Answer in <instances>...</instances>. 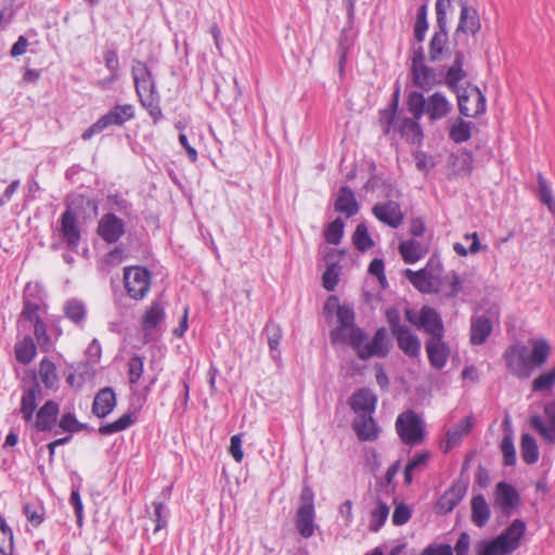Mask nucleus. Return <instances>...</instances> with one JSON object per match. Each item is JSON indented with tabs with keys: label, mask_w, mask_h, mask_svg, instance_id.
<instances>
[{
	"label": "nucleus",
	"mask_w": 555,
	"mask_h": 555,
	"mask_svg": "<svg viewBox=\"0 0 555 555\" xmlns=\"http://www.w3.org/2000/svg\"><path fill=\"white\" fill-rule=\"evenodd\" d=\"M399 132L401 133V137L413 144L420 143L423 137L418 120L414 117L413 119L408 117L401 119L399 124Z\"/></svg>",
	"instance_id": "obj_34"
},
{
	"label": "nucleus",
	"mask_w": 555,
	"mask_h": 555,
	"mask_svg": "<svg viewBox=\"0 0 555 555\" xmlns=\"http://www.w3.org/2000/svg\"><path fill=\"white\" fill-rule=\"evenodd\" d=\"M421 555H453V550L449 544L428 545Z\"/></svg>",
	"instance_id": "obj_64"
},
{
	"label": "nucleus",
	"mask_w": 555,
	"mask_h": 555,
	"mask_svg": "<svg viewBox=\"0 0 555 555\" xmlns=\"http://www.w3.org/2000/svg\"><path fill=\"white\" fill-rule=\"evenodd\" d=\"M134 118V107L131 104L115 105L106 114L101 116L93 125L87 128L81 139L90 140L93 135L102 132L109 126H122L125 122Z\"/></svg>",
	"instance_id": "obj_5"
},
{
	"label": "nucleus",
	"mask_w": 555,
	"mask_h": 555,
	"mask_svg": "<svg viewBox=\"0 0 555 555\" xmlns=\"http://www.w3.org/2000/svg\"><path fill=\"white\" fill-rule=\"evenodd\" d=\"M490 506L482 494L475 495L472 499V521L479 528L486 526L490 519Z\"/></svg>",
	"instance_id": "obj_31"
},
{
	"label": "nucleus",
	"mask_w": 555,
	"mask_h": 555,
	"mask_svg": "<svg viewBox=\"0 0 555 555\" xmlns=\"http://www.w3.org/2000/svg\"><path fill=\"white\" fill-rule=\"evenodd\" d=\"M334 207L336 211L345 214L348 218L359 211L358 202L350 188L341 186L339 189Z\"/></svg>",
	"instance_id": "obj_26"
},
{
	"label": "nucleus",
	"mask_w": 555,
	"mask_h": 555,
	"mask_svg": "<svg viewBox=\"0 0 555 555\" xmlns=\"http://www.w3.org/2000/svg\"><path fill=\"white\" fill-rule=\"evenodd\" d=\"M520 453L524 462L532 465L539 460V447L534 437L530 434H522L520 440Z\"/></svg>",
	"instance_id": "obj_35"
},
{
	"label": "nucleus",
	"mask_w": 555,
	"mask_h": 555,
	"mask_svg": "<svg viewBox=\"0 0 555 555\" xmlns=\"http://www.w3.org/2000/svg\"><path fill=\"white\" fill-rule=\"evenodd\" d=\"M134 420L132 414L126 413L121 415L117 421L102 425L99 428L101 435L107 436L118 431H122L133 424Z\"/></svg>",
	"instance_id": "obj_46"
},
{
	"label": "nucleus",
	"mask_w": 555,
	"mask_h": 555,
	"mask_svg": "<svg viewBox=\"0 0 555 555\" xmlns=\"http://www.w3.org/2000/svg\"><path fill=\"white\" fill-rule=\"evenodd\" d=\"M350 346L356 350L361 360H367L373 357L385 358L390 351V340L384 327L378 328L372 340L361 328H351Z\"/></svg>",
	"instance_id": "obj_3"
},
{
	"label": "nucleus",
	"mask_w": 555,
	"mask_h": 555,
	"mask_svg": "<svg viewBox=\"0 0 555 555\" xmlns=\"http://www.w3.org/2000/svg\"><path fill=\"white\" fill-rule=\"evenodd\" d=\"M520 503V496L516 489L505 482L500 481L495 486L493 494V506L498 508L503 516L508 517Z\"/></svg>",
	"instance_id": "obj_9"
},
{
	"label": "nucleus",
	"mask_w": 555,
	"mask_h": 555,
	"mask_svg": "<svg viewBox=\"0 0 555 555\" xmlns=\"http://www.w3.org/2000/svg\"><path fill=\"white\" fill-rule=\"evenodd\" d=\"M464 60V52L455 50L453 63L444 75V83L456 92L460 113L466 117H477L486 111V98L475 86L468 85L465 88H459V82L466 77L463 69Z\"/></svg>",
	"instance_id": "obj_1"
},
{
	"label": "nucleus",
	"mask_w": 555,
	"mask_h": 555,
	"mask_svg": "<svg viewBox=\"0 0 555 555\" xmlns=\"http://www.w3.org/2000/svg\"><path fill=\"white\" fill-rule=\"evenodd\" d=\"M60 427L68 433H76L82 429L83 425H81L72 413H65L60 423Z\"/></svg>",
	"instance_id": "obj_62"
},
{
	"label": "nucleus",
	"mask_w": 555,
	"mask_h": 555,
	"mask_svg": "<svg viewBox=\"0 0 555 555\" xmlns=\"http://www.w3.org/2000/svg\"><path fill=\"white\" fill-rule=\"evenodd\" d=\"M372 212L380 222L393 229H397L403 222L400 205L393 201L375 204Z\"/></svg>",
	"instance_id": "obj_13"
},
{
	"label": "nucleus",
	"mask_w": 555,
	"mask_h": 555,
	"mask_svg": "<svg viewBox=\"0 0 555 555\" xmlns=\"http://www.w3.org/2000/svg\"><path fill=\"white\" fill-rule=\"evenodd\" d=\"M40 396L41 387L36 380L24 389L21 400V413L26 422L33 420L34 412L37 409V400Z\"/></svg>",
	"instance_id": "obj_24"
},
{
	"label": "nucleus",
	"mask_w": 555,
	"mask_h": 555,
	"mask_svg": "<svg viewBox=\"0 0 555 555\" xmlns=\"http://www.w3.org/2000/svg\"><path fill=\"white\" fill-rule=\"evenodd\" d=\"M501 452L503 454V463L505 466H513L516 464V450L513 442L512 431L509 430L508 434H506L500 446Z\"/></svg>",
	"instance_id": "obj_49"
},
{
	"label": "nucleus",
	"mask_w": 555,
	"mask_h": 555,
	"mask_svg": "<svg viewBox=\"0 0 555 555\" xmlns=\"http://www.w3.org/2000/svg\"><path fill=\"white\" fill-rule=\"evenodd\" d=\"M538 180H539V198L544 205L547 206L548 210L555 215V199L552 195V191L541 173H539Z\"/></svg>",
	"instance_id": "obj_54"
},
{
	"label": "nucleus",
	"mask_w": 555,
	"mask_h": 555,
	"mask_svg": "<svg viewBox=\"0 0 555 555\" xmlns=\"http://www.w3.org/2000/svg\"><path fill=\"white\" fill-rule=\"evenodd\" d=\"M376 402V396L367 388L359 389L349 400L351 409L358 416L371 415L375 411Z\"/></svg>",
	"instance_id": "obj_17"
},
{
	"label": "nucleus",
	"mask_w": 555,
	"mask_h": 555,
	"mask_svg": "<svg viewBox=\"0 0 555 555\" xmlns=\"http://www.w3.org/2000/svg\"><path fill=\"white\" fill-rule=\"evenodd\" d=\"M399 90L400 88L398 87L397 90L395 91L393 100L390 106L380 112L379 125L385 134H388L390 132L396 117L399 101Z\"/></svg>",
	"instance_id": "obj_43"
},
{
	"label": "nucleus",
	"mask_w": 555,
	"mask_h": 555,
	"mask_svg": "<svg viewBox=\"0 0 555 555\" xmlns=\"http://www.w3.org/2000/svg\"><path fill=\"white\" fill-rule=\"evenodd\" d=\"M389 514V506L385 502H378L371 513L370 530L376 532L385 524Z\"/></svg>",
	"instance_id": "obj_50"
},
{
	"label": "nucleus",
	"mask_w": 555,
	"mask_h": 555,
	"mask_svg": "<svg viewBox=\"0 0 555 555\" xmlns=\"http://www.w3.org/2000/svg\"><path fill=\"white\" fill-rule=\"evenodd\" d=\"M59 232L66 247L72 251H76L81 240V231L78 225L77 217L70 208L62 214Z\"/></svg>",
	"instance_id": "obj_10"
},
{
	"label": "nucleus",
	"mask_w": 555,
	"mask_h": 555,
	"mask_svg": "<svg viewBox=\"0 0 555 555\" xmlns=\"http://www.w3.org/2000/svg\"><path fill=\"white\" fill-rule=\"evenodd\" d=\"M411 74L413 83L423 90H430L437 83L444 82L440 78V75L433 68L426 64L411 66Z\"/></svg>",
	"instance_id": "obj_18"
},
{
	"label": "nucleus",
	"mask_w": 555,
	"mask_h": 555,
	"mask_svg": "<svg viewBox=\"0 0 555 555\" xmlns=\"http://www.w3.org/2000/svg\"><path fill=\"white\" fill-rule=\"evenodd\" d=\"M264 333L268 338V344L272 352L278 351L280 341L282 339V330L280 325L269 322L264 327Z\"/></svg>",
	"instance_id": "obj_55"
},
{
	"label": "nucleus",
	"mask_w": 555,
	"mask_h": 555,
	"mask_svg": "<svg viewBox=\"0 0 555 555\" xmlns=\"http://www.w3.org/2000/svg\"><path fill=\"white\" fill-rule=\"evenodd\" d=\"M392 335L397 339L398 347L405 356L415 358L420 354L421 340L415 334L411 332L408 326L401 328Z\"/></svg>",
	"instance_id": "obj_22"
},
{
	"label": "nucleus",
	"mask_w": 555,
	"mask_h": 555,
	"mask_svg": "<svg viewBox=\"0 0 555 555\" xmlns=\"http://www.w3.org/2000/svg\"><path fill=\"white\" fill-rule=\"evenodd\" d=\"M420 328L429 337H443L444 326L440 314L429 306H423L420 311Z\"/></svg>",
	"instance_id": "obj_15"
},
{
	"label": "nucleus",
	"mask_w": 555,
	"mask_h": 555,
	"mask_svg": "<svg viewBox=\"0 0 555 555\" xmlns=\"http://www.w3.org/2000/svg\"><path fill=\"white\" fill-rule=\"evenodd\" d=\"M132 77L138 96H146V94L155 93V82L150 68L141 61H133Z\"/></svg>",
	"instance_id": "obj_12"
},
{
	"label": "nucleus",
	"mask_w": 555,
	"mask_h": 555,
	"mask_svg": "<svg viewBox=\"0 0 555 555\" xmlns=\"http://www.w3.org/2000/svg\"><path fill=\"white\" fill-rule=\"evenodd\" d=\"M492 321L486 315L473 317L470 321V343L483 344L492 332Z\"/></svg>",
	"instance_id": "obj_27"
},
{
	"label": "nucleus",
	"mask_w": 555,
	"mask_h": 555,
	"mask_svg": "<svg viewBox=\"0 0 555 555\" xmlns=\"http://www.w3.org/2000/svg\"><path fill=\"white\" fill-rule=\"evenodd\" d=\"M427 98L418 91H413L408 96V109L416 120H420L426 112Z\"/></svg>",
	"instance_id": "obj_44"
},
{
	"label": "nucleus",
	"mask_w": 555,
	"mask_h": 555,
	"mask_svg": "<svg viewBox=\"0 0 555 555\" xmlns=\"http://www.w3.org/2000/svg\"><path fill=\"white\" fill-rule=\"evenodd\" d=\"M426 351L429 363L435 369H442L449 358V348L443 341V337H429L426 341Z\"/></svg>",
	"instance_id": "obj_19"
},
{
	"label": "nucleus",
	"mask_w": 555,
	"mask_h": 555,
	"mask_svg": "<svg viewBox=\"0 0 555 555\" xmlns=\"http://www.w3.org/2000/svg\"><path fill=\"white\" fill-rule=\"evenodd\" d=\"M36 356V346L30 337H25L15 345L16 360L22 364H28Z\"/></svg>",
	"instance_id": "obj_42"
},
{
	"label": "nucleus",
	"mask_w": 555,
	"mask_h": 555,
	"mask_svg": "<svg viewBox=\"0 0 555 555\" xmlns=\"http://www.w3.org/2000/svg\"><path fill=\"white\" fill-rule=\"evenodd\" d=\"M314 516V509H297L295 525L302 538L308 539L313 535L315 529Z\"/></svg>",
	"instance_id": "obj_32"
},
{
	"label": "nucleus",
	"mask_w": 555,
	"mask_h": 555,
	"mask_svg": "<svg viewBox=\"0 0 555 555\" xmlns=\"http://www.w3.org/2000/svg\"><path fill=\"white\" fill-rule=\"evenodd\" d=\"M125 233V222L115 214L108 212L101 217L98 224V234L106 243L112 244L119 241Z\"/></svg>",
	"instance_id": "obj_11"
},
{
	"label": "nucleus",
	"mask_w": 555,
	"mask_h": 555,
	"mask_svg": "<svg viewBox=\"0 0 555 555\" xmlns=\"http://www.w3.org/2000/svg\"><path fill=\"white\" fill-rule=\"evenodd\" d=\"M451 56L448 28H437L429 41L428 57L431 62H443Z\"/></svg>",
	"instance_id": "obj_14"
},
{
	"label": "nucleus",
	"mask_w": 555,
	"mask_h": 555,
	"mask_svg": "<svg viewBox=\"0 0 555 555\" xmlns=\"http://www.w3.org/2000/svg\"><path fill=\"white\" fill-rule=\"evenodd\" d=\"M34 334L41 349L48 350L51 345L50 337L47 334L46 324L42 322V320L36 319L34 324Z\"/></svg>",
	"instance_id": "obj_61"
},
{
	"label": "nucleus",
	"mask_w": 555,
	"mask_h": 555,
	"mask_svg": "<svg viewBox=\"0 0 555 555\" xmlns=\"http://www.w3.org/2000/svg\"><path fill=\"white\" fill-rule=\"evenodd\" d=\"M452 108V103L442 92H435L427 98L425 114L431 121H436L447 117Z\"/></svg>",
	"instance_id": "obj_16"
},
{
	"label": "nucleus",
	"mask_w": 555,
	"mask_h": 555,
	"mask_svg": "<svg viewBox=\"0 0 555 555\" xmlns=\"http://www.w3.org/2000/svg\"><path fill=\"white\" fill-rule=\"evenodd\" d=\"M511 551L495 539L480 541L477 545V555H511Z\"/></svg>",
	"instance_id": "obj_48"
},
{
	"label": "nucleus",
	"mask_w": 555,
	"mask_h": 555,
	"mask_svg": "<svg viewBox=\"0 0 555 555\" xmlns=\"http://www.w3.org/2000/svg\"><path fill=\"white\" fill-rule=\"evenodd\" d=\"M353 430L362 441H374L378 438L379 427L371 415H360L353 422Z\"/></svg>",
	"instance_id": "obj_23"
},
{
	"label": "nucleus",
	"mask_w": 555,
	"mask_h": 555,
	"mask_svg": "<svg viewBox=\"0 0 555 555\" xmlns=\"http://www.w3.org/2000/svg\"><path fill=\"white\" fill-rule=\"evenodd\" d=\"M332 255H333V253H330L325 257L327 267L322 276L323 287L328 292H333L335 289V287L337 286L338 278H339V273H340V267H339L338 262H335V261L330 262V258L332 257Z\"/></svg>",
	"instance_id": "obj_40"
},
{
	"label": "nucleus",
	"mask_w": 555,
	"mask_h": 555,
	"mask_svg": "<svg viewBox=\"0 0 555 555\" xmlns=\"http://www.w3.org/2000/svg\"><path fill=\"white\" fill-rule=\"evenodd\" d=\"M467 487L464 483L453 485L438 501V508L442 513H449L453 511L459 503L463 500Z\"/></svg>",
	"instance_id": "obj_25"
},
{
	"label": "nucleus",
	"mask_w": 555,
	"mask_h": 555,
	"mask_svg": "<svg viewBox=\"0 0 555 555\" xmlns=\"http://www.w3.org/2000/svg\"><path fill=\"white\" fill-rule=\"evenodd\" d=\"M526 525L520 519H515L505 530H503L496 538L502 545L513 553L520 545V540L525 534Z\"/></svg>",
	"instance_id": "obj_20"
},
{
	"label": "nucleus",
	"mask_w": 555,
	"mask_h": 555,
	"mask_svg": "<svg viewBox=\"0 0 555 555\" xmlns=\"http://www.w3.org/2000/svg\"><path fill=\"white\" fill-rule=\"evenodd\" d=\"M473 156L469 153H461L454 156L452 163L454 167V173L464 177L469 176L473 170Z\"/></svg>",
	"instance_id": "obj_51"
},
{
	"label": "nucleus",
	"mask_w": 555,
	"mask_h": 555,
	"mask_svg": "<svg viewBox=\"0 0 555 555\" xmlns=\"http://www.w3.org/2000/svg\"><path fill=\"white\" fill-rule=\"evenodd\" d=\"M64 313L73 323L81 325L86 320L87 309L82 301L74 298L65 302Z\"/></svg>",
	"instance_id": "obj_37"
},
{
	"label": "nucleus",
	"mask_w": 555,
	"mask_h": 555,
	"mask_svg": "<svg viewBox=\"0 0 555 555\" xmlns=\"http://www.w3.org/2000/svg\"><path fill=\"white\" fill-rule=\"evenodd\" d=\"M129 382L131 384L138 383V380L141 378L143 374V358L140 356H133L130 358L129 363Z\"/></svg>",
	"instance_id": "obj_60"
},
{
	"label": "nucleus",
	"mask_w": 555,
	"mask_h": 555,
	"mask_svg": "<svg viewBox=\"0 0 555 555\" xmlns=\"http://www.w3.org/2000/svg\"><path fill=\"white\" fill-rule=\"evenodd\" d=\"M104 61L107 69L111 72L109 78H107L108 82L116 80L119 76V61L116 51L107 50L104 53Z\"/></svg>",
	"instance_id": "obj_57"
},
{
	"label": "nucleus",
	"mask_w": 555,
	"mask_h": 555,
	"mask_svg": "<svg viewBox=\"0 0 555 555\" xmlns=\"http://www.w3.org/2000/svg\"><path fill=\"white\" fill-rule=\"evenodd\" d=\"M344 234V221L340 218H336L334 221H332L325 232L324 236L327 243L337 245Z\"/></svg>",
	"instance_id": "obj_53"
},
{
	"label": "nucleus",
	"mask_w": 555,
	"mask_h": 555,
	"mask_svg": "<svg viewBox=\"0 0 555 555\" xmlns=\"http://www.w3.org/2000/svg\"><path fill=\"white\" fill-rule=\"evenodd\" d=\"M531 352L520 344L511 345L504 352L507 370L520 379L529 378L534 369L542 367L551 354V346L544 338L531 339Z\"/></svg>",
	"instance_id": "obj_2"
},
{
	"label": "nucleus",
	"mask_w": 555,
	"mask_h": 555,
	"mask_svg": "<svg viewBox=\"0 0 555 555\" xmlns=\"http://www.w3.org/2000/svg\"><path fill=\"white\" fill-rule=\"evenodd\" d=\"M461 7L460 20L454 33V40L461 41L464 36H475L481 28L478 12L468 5L467 0H460Z\"/></svg>",
	"instance_id": "obj_8"
},
{
	"label": "nucleus",
	"mask_w": 555,
	"mask_h": 555,
	"mask_svg": "<svg viewBox=\"0 0 555 555\" xmlns=\"http://www.w3.org/2000/svg\"><path fill=\"white\" fill-rule=\"evenodd\" d=\"M411 517L410 508L404 504H399L396 506L392 514V522L396 526H402L409 521Z\"/></svg>",
	"instance_id": "obj_63"
},
{
	"label": "nucleus",
	"mask_w": 555,
	"mask_h": 555,
	"mask_svg": "<svg viewBox=\"0 0 555 555\" xmlns=\"http://www.w3.org/2000/svg\"><path fill=\"white\" fill-rule=\"evenodd\" d=\"M59 415V404L52 400L47 401L38 411L36 427L40 431L51 430Z\"/></svg>",
	"instance_id": "obj_28"
},
{
	"label": "nucleus",
	"mask_w": 555,
	"mask_h": 555,
	"mask_svg": "<svg viewBox=\"0 0 555 555\" xmlns=\"http://www.w3.org/2000/svg\"><path fill=\"white\" fill-rule=\"evenodd\" d=\"M165 317L164 308L158 301H153L142 320L144 331L154 330Z\"/></svg>",
	"instance_id": "obj_39"
},
{
	"label": "nucleus",
	"mask_w": 555,
	"mask_h": 555,
	"mask_svg": "<svg viewBox=\"0 0 555 555\" xmlns=\"http://www.w3.org/2000/svg\"><path fill=\"white\" fill-rule=\"evenodd\" d=\"M140 102L144 107L149 109V113L154 118L155 122L163 117V113L158 104L157 98L155 96V93L142 96L140 99Z\"/></svg>",
	"instance_id": "obj_58"
},
{
	"label": "nucleus",
	"mask_w": 555,
	"mask_h": 555,
	"mask_svg": "<svg viewBox=\"0 0 555 555\" xmlns=\"http://www.w3.org/2000/svg\"><path fill=\"white\" fill-rule=\"evenodd\" d=\"M473 416L468 415L447 431L446 452L457 446L462 438L469 434L473 427Z\"/></svg>",
	"instance_id": "obj_29"
},
{
	"label": "nucleus",
	"mask_w": 555,
	"mask_h": 555,
	"mask_svg": "<svg viewBox=\"0 0 555 555\" xmlns=\"http://www.w3.org/2000/svg\"><path fill=\"white\" fill-rule=\"evenodd\" d=\"M450 139L455 143H463L472 137V122L457 118L451 126Z\"/></svg>",
	"instance_id": "obj_41"
},
{
	"label": "nucleus",
	"mask_w": 555,
	"mask_h": 555,
	"mask_svg": "<svg viewBox=\"0 0 555 555\" xmlns=\"http://www.w3.org/2000/svg\"><path fill=\"white\" fill-rule=\"evenodd\" d=\"M452 7V0H436V27H447V13Z\"/></svg>",
	"instance_id": "obj_56"
},
{
	"label": "nucleus",
	"mask_w": 555,
	"mask_h": 555,
	"mask_svg": "<svg viewBox=\"0 0 555 555\" xmlns=\"http://www.w3.org/2000/svg\"><path fill=\"white\" fill-rule=\"evenodd\" d=\"M428 453L424 452L421 454H417L414 459L410 460L404 468V482L405 485H410L413 480V473L416 470L422 469L427 461H428Z\"/></svg>",
	"instance_id": "obj_52"
},
{
	"label": "nucleus",
	"mask_w": 555,
	"mask_h": 555,
	"mask_svg": "<svg viewBox=\"0 0 555 555\" xmlns=\"http://www.w3.org/2000/svg\"><path fill=\"white\" fill-rule=\"evenodd\" d=\"M331 308H336V317L339 325H343L344 327H349L350 330L357 328L356 326H353L354 312L352 308L345 305H339L338 299L336 297H331L327 300L325 309L330 310Z\"/></svg>",
	"instance_id": "obj_33"
},
{
	"label": "nucleus",
	"mask_w": 555,
	"mask_h": 555,
	"mask_svg": "<svg viewBox=\"0 0 555 555\" xmlns=\"http://www.w3.org/2000/svg\"><path fill=\"white\" fill-rule=\"evenodd\" d=\"M404 274L412 285L420 292L431 293L434 291L435 278L427 271V269L418 271L406 269Z\"/></svg>",
	"instance_id": "obj_30"
},
{
	"label": "nucleus",
	"mask_w": 555,
	"mask_h": 555,
	"mask_svg": "<svg viewBox=\"0 0 555 555\" xmlns=\"http://www.w3.org/2000/svg\"><path fill=\"white\" fill-rule=\"evenodd\" d=\"M116 406V393L111 387L102 388L94 397L92 412L98 417H106Z\"/></svg>",
	"instance_id": "obj_21"
},
{
	"label": "nucleus",
	"mask_w": 555,
	"mask_h": 555,
	"mask_svg": "<svg viewBox=\"0 0 555 555\" xmlns=\"http://www.w3.org/2000/svg\"><path fill=\"white\" fill-rule=\"evenodd\" d=\"M153 507H154V512H153L152 518L156 524L155 528H154V532H157L167 526V524H168L167 513H166L165 504L163 502H154Z\"/></svg>",
	"instance_id": "obj_59"
},
{
	"label": "nucleus",
	"mask_w": 555,
	"mask_h": 555,
	"mask_svg": "<svg viewBox=\"0 0 555 555\" xmlns=\"http://www.w3.org/2000/svg\"><path fill=\"white\" fill-rule=\"evenodd\" d=\"M399 251L405 263H414L423 258L425 254L422 244L414 240L401 242Z\"/></svg>",
	"instance_id": "obj_36"
},
{
	"label": "nucleus",
	"mask_w": 555,
	"mask_h": 555,
	"mask_svg": "<svg viewBox=\"0 0 555 555\" xmlns=\"http://www.w3.org/2000/svg\"><path fill=\"white\" fill-rule=\"evenodd\" d=\"M39 376L47 388H53L57 382L54 363L48 359H43L39 365Z\"/></svg>",
	"instance_id": "obj_45"
},
{
	"label": "nucleus",
	"mask_w": 555,
	"mask_h": 555,
	"mask_svg": "<svg viewBox=\"0 0 555 555\" xmlns=\"http://www.w3.org/2000/svg\"><path fill=\"white\" fill-rule=\"evenodd\" d=\"M529 424L543 440L548 443L555 442V400L547 401L543 404L542 415H532Z\"/></svg>",
	"instance_id": "obj_7"
},
{
	"label": "nucleus",
	"mask_w": 555,
	"mask_h": 555,
	"mask_svg": "<svg viewBox=\"0 0 555 555\" xmlns=\"http://www.w3.org/2000/svg\"><path fill=\"white\" fill-rule=\"evenodd\" d=\"M396 430L402 442L411 447L422 443L425 437L424 422L412 410L398 415Z\"/></svg>",
	"instance_id": "obj_4"
},
{
	"label": "nucleus",
	"mask_w": 555,
	"mask_h": 555,
	"mask_svg": "<svg viewBox=\"0 0 555 555\" xmlns=\"http://www.w3.org/2000/svg\"><path fill=\"white\" fill-rule=\"evenodd\" d=\"M124 283L128 295L135 300L143 299L151 286V273L144 267H126Z\"/></svg>",
	"instance_id": "obj_6"
},
{
	"label": "nucleus",
	"mask_w": 555,
	"mask_h": 555,
	"mask_svg": "<svg viewBox=\"0 0 555 555\" xmlns=\"http://www.w3.org/2000/svg\"><path fill=\"white\" fill-rule=\"evenodd\" d=\"M555 387V365L548 371H545L538 375L531 384V390L533 392H546L551 393Z\"/></svg>",
	"instance_id": "obj_38"
},
{
	"label": "nucleus",
	"mask_w": 555,
	"mask_h": 555,
	"mask_svg": "<svg viewBox=\"0 0 555 555\" xmlns=\"http://www.w3.org/2000/svg\"><path fill=\"white\" fill-rule=\"evenodd\" d=\"M352 240L354 246L360 251H365L374 245V242L371 238L367 227L364 222H361L357 225Z\"/></svg>",
	"instance_id": "obj_47"
}]
</instances>
